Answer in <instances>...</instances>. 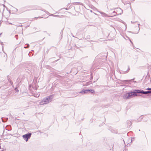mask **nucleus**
Masks as SVG:
<instances>
[{"instance_id":"nucleus-1","label":"nucleus","mask_w":151,"mask_h":151,"mask_svg":"<svg viewBox=\"0 0 151 151\" xmlns=\"http://www.w3.org/2000/svg\"><path fill=\"white\" fill-rule=\"evenodd\" d=\"M137 90H135L132 92L127 93L123 96V97L124 99H129L133 97L134 96H137V94L138 93Z\"/></svg>"},{"instance_id":"nucleus-2","label":"nucleus","mask_w":151,"mask_h":151,"mask_svg":"<svg viewBox=\"0 0 151 151\" xmlns=\"http://www.w3.org/2000/svg\"><path fill=\"white\" fill-rule=\"evenodd\" d=\"M53 97V96L52 95L47 96L44 98L42 101L40 102V104L41 105L48 104L51 101Z\"/></svg>"},{"instance_id":"nucleus-3","label":"nucleus","mask_w":151,"mask_h":151,"mask_svg":"<svg viewBox=\"0 0 151 151\" xmlns=\"http://www.w3.org/2000/svg\"><path fill=\"white\" fill-rule=\"evenodd\" d=\"M31 134V133H29L28 134L23 135L22 137L23 139L27 142L29 138L30 137Z\"/></svg>"},{"instance_id":"nucleus-4","label":"nucleus","mask_w":151,"mask_h":151,"mask_svg":"<svg viewBox=\"0 0 151 151\" xmlns=\"http://www.w3.org/2000/svg\"><path fill=\"white\" fill-rule=\"evenodd\" d=\"M138 93H141L142 94H147L151 93V91H145L142 90H137Z\"/></svg>"},{"instance_id":"nucleus-5","label":"nucleus","mask_w":151,"mask_h":151,"mask_svg":"<svg viewBox=\"0 0 151 151\" xmlns=\"http://www.w3.org/2000/svg\"><path fill=\"white\" fill-rule=\"evenodd\" d=\"M123 13L122 10L120 8H118L117 9L116 12H115V11L113 12V13H115L117 14H121Z\"/></svg>"},{"instance_id":"nucleus-6","label":"nucleus","mask_w":151,"mask_h":151,"mask_svg":"<svg viewBox=\"0 0 151 151\" xmlns=\"http://www.w3.org/2000/svg\"><path fill=\"white\" fill-rule=\"evenodd\" d=\"M100 13L102 14V16L104 17H108L107 14L101 12Z\"/></svg>"},{"instance_id":"nucleus-7","label":"nucleus","mask_w":151,"mask_h":151,"mask_svg":"<svg viewBox=\"0 0 151 151\" xmlns=\"http://www.w3.org/2000/svg\"><path fill=\"white\" fill-rule=\"evenodd\" d=\"M129 67L128 66L127 70V71H123V72L122 73H128V71H129Z\"/></svg>"},{"instance_id":"nucleus-8","label":"nucleus","mask_w":151,"mask_h":151,"mask_svg":"<svg viewBox=\"0 0 151 151\" xmlns=\"http://www.w3.org/2000/svg\"><path fill=\"white\" fill-rule=\"evenodd\" d=\"M89 91H90L91 93H93L94 92V91L93 89H89Z\"/></svg>"},{"instance_id":"nucleus-9","label":"nucleus","mask_w":151,"mask_h":151,"mask_svg":"<svg viewBox=\"0 0 151 151\" xmlns=\"http://www.w3.org/2000/svg\"><path fill=\"white\" fill-rule=\"evenodd\" d=\"M88 91H89V89L85 90L84 93H87Z\"/></svg>"},{"instance_id":"nucleus-10","label":"nucleus","mask_w":151,"mask_h":151,"mask_svg":"<svg viewBox=\"0 0 151 151\" xmlns=\"http://www.w3.org/2000/svg\"><path fill=\"white\" fill-rule=\"evenodd\" d=\"M120 21L122 22V23H123V24H125L126 26V24L125 22H123V21L121 20H120Z\"/></svg>"},{"instance_id":"nucleus-11","label":"nucleus","mask_w":151,"mask_h":151,"mask_svg":"<svg viewBox=\"0 0 151 151\" xmlns=\"http://www.w3.org/2000/svg\"><path fill=\"white\" fill-rule=\"evenodd\" d=\"M84 91H85V90H82L80 92V93H84Z\"/></svg>"},{"instance_id":"nucleus-12","label":"nucleus","mask_w":151,"mask_h":151,"mask_svg":"<svg viewBox=\"0 0 151 151\" xmlns=\"http://www.w3.org/2000/svg\"><path fill=\"white\" fill-rule=\"evenodd\" d=\"M132 80H126L124 81L127 82V81H130Z\"/></svg>"},{"instance_id":"nucleus-13","label":"nucleus","mask_w":151,"mask_h":151,"mask_svg":"<svg viewBox=\"0 0 151 151\" xmlns=\"http://www.w3.org/2000/svg\"><path fill=\"white\" fill-rule=\"evenodd\" d=\"M27 47H24L25 48H27L28 47H29V44H27Z\"/></svg>"},{"instance_id":"nucleus-14","label":"nucleus","mask_w":151,"mask_h":151,"mask_svg":"<svg viewBox=\"0 0 151 151\" xmlns=\"http://www.w3.org/2000/svg\"><path fill=\"white\" fill-rule=\"evenodd\" d=\"M51 15L52 16H55L56 17H57L58 16V15H53V14H51Z\"/></svg>"},{"instance_id":"nucleus-15","label":"nucleus","mask_w":151,"mask_h":151,"mask_svg":"<svg viewBox=\"0 0 151 151\" xmlns=\"http://www.w3.org/2000/svg\"><path fill=\"white\" fill-rule=\"evenodd\" d=\"M147 90H151V88H147Z\"/></svg>"},{"instance_id":"nucleus-16","label":"nucleus","mask_w":151,"mask_h":151,"mask_svg":"<svg viewBox=\"0 0 151 151\" xmlns=\"http://www.w3.org/2000/svg\"><path fill=\"white\" fill-rule=\"evenodd\" d=\"M9 81L10 82V83H11V84H12V83H11V81H9Z\"/></svg>"},{"instance_id":"nucleus-17","label":"nucleus","mask_w":151,"mask_h":151,"mask_svg":"<svg viewBox=\"0 0 151 151\" xmlns=\"http://www.w3.org/2000/svg\"><path fill=\"white\" fill-rule=\"evenodd\" d=\"M130 40V42H131V43H132V42Z\"/></svg>"},{"instance_id":"nucleus-18","label":"nucleus","mask_w":151,"mask_h":151,"mask_svg":"<svg viewBox=\"0 0 151 151\" xmlns=\"http://www.w3.org/2000/svg\"><path fill=\"white\" fill-rule=\"evenodd\" d=\"M9 24H12L11 23H9Z\"/></svg>"},{"instance_id":"nucleus-19","label":"nucleus","mask_w":151,"mask_h":151,"mask_svg":"<svg viewBox=\"0 0 151 151\" xmlns=\"http://www.w3.org/2000/svg\"><path fill=\"white\" fill-rule=\"evenodd\" d=\"M115 14H114V15H113V16H115Z\"/></svg>"},{"instance_id":"nucleus-20","label":"nucleus","mask_w":151,"mask_h":151,"mask_svg":"<svg viewBox=\"0 0 151 151\" xmlns=\"http://www.w3.org/2000/svg\"><path fill=\"white\" fill-rule=\"evenodd\" d=\"M1 34H0V36L1 35Z\"/></svg>"},{"instance_id":"nucleus-21","label":"nucleus","mask_w":151,"mask_h":151,"mask_svg":"<svg viewBox=\"0 0 151 151\" xmlns=\"http://www.w3.org/2000/svg\"><path fill=\"white\" fill-rule=\"evenodd\" d=\"M116 132H115V133H116Z\"/></svg>"}]
</instances>
